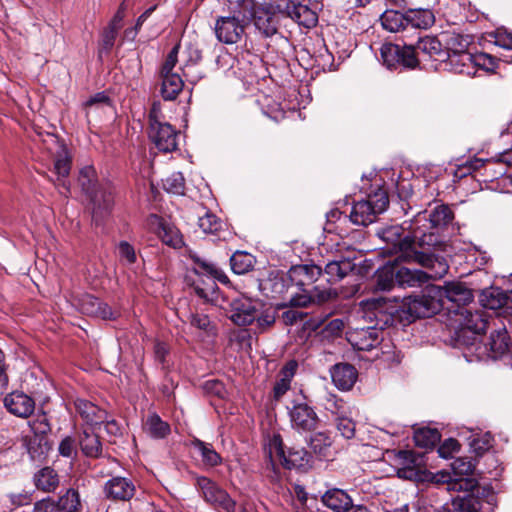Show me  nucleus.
I'll return each mask as SVG.
<instances>
[{
	"mask_svg": "<svg viewBox=\"0 0 512 512\" xmlns=\"http://www.w3.org/2000/svg\"><path fill=\"white\" fill-rule=\"evenodd\" d=\"M278 14L287 16L308 29L318 23V15L308 3L300 0H277L276 3L265 4L254 10L253 22L256 29L265 37L275 35L279 25Z\"/></svg>",
	"mask_w": 512,
	"mask_h": 512,
	"instance_id": "f257e3e1",
	"label": "nucleus"
},
{
	"mask_svg": "<svg viewBox=\"0 0 512 512\" xmlns=\"http://www.w3.org/2000/svg\"><path fill=\"white\" fill-rule=\"evenodd\" d=\"M378 235L387 243V250L397 256L396 261L408 263L418 248L432 247L438 243V236L434 232H425L420 226L412 227V233L405 234L402 226L392 225L379 231Z\"/></svg>",
	"mask_w": 512,
	"mask_h": 512,
	"instance_id": "f03ea898",
	"label": "nucleus"
},
{
	"mask_svg": "<svg viewBox=\"0 0 512 512\" xmlns=\"http://www.w3.org/2000/svg\"><path fill=\"white\" fill-rule=\"evenodd\" d=\"M362 318L383 332L384 329L405 323L401 302L396 299L372 298L361 302Z\"/></svg>",
	"mask_w": 512,
	"mask_h": 512,
	"instance_id": "7ed1b4c3",
	"label": "nucleus"
},
{
	"mask_svg": "<svg viewBox=\"0 0 512 512\" xmlns=\"http://www.w3.org/2000/svg\"><path fill=\"white\" fill-rule=\"evenodd\" d=\"M261 287L267 297L279 301L280 307H306L313 298V295L296 291L287 273L271 274Z\"/></svg>",
	"mask_w": 512,
	"mask_h": 512,
	"instance_id": "20e7f679",
	"label": "nucleus"
},
{
	"mask_svg": "<svg viewBox=\"0 0 512 512\" xmlns=\"http://www.w3.org/2000/svg\"><path fill=\"white\" fill-rule=\"evenodd\" d=\"M493 330L490 333L488 342L479 344L472 342L469 351L475 354L478 360H496L508 352L510 347L511 329L509 328L510 319H492Z\"/></svg>",
	"mask_w": 512,
	"mask_h": 512,
	"instance_id": "39448f33",
	"label": "nucleus"
},
{
	"mask_svg": "<svg viewBox=\"0 0 512 512\" xmlns=\"http://www.w3.org/2000/svg\"><path fill=\"white\" fill-rule=\"evenodd\" d=\"M321 273V267L315 264L295 265L287 272L291 284L294 285L296 291L313 295L311 303H324L334 295L330 290L320 291L317 287L313 286Z\"/></svg>",
	"mask_w": 512,
	"mask_h": 512,
	"instance_id": "423d86ee",
	"label": "nucleus"
},
{
	"mask_svg": "<svg viewBox=\"0 0 512 512\" xmlns=\"http://www.w3.org/2000/svg\"><path fill=\"white\" fill-rule=\"evenodd\" d=\"M460 327L455 332V342L458 347H466L469 350L477 336L486 331L489 326L490 315L484 310H471L461 308L459 310Z\"/></svg>",
	"mask_w": 512,
	"mask_h": 512,
	"instance_id": "0eeeda50",
	"label": "nucleus"
},
{
	"mask_svg": "<svg viewBox=\"0 0 512 512\" xmlns=\"http://www.w3.org/2000/svg\"><path fill=\"white\" fill-rule=\"evenodd\" d=\"M437 285L427 286L420 295H413L403 299L401 302L404 316L409 317L405 322H412L416 318L431 317L442 309Z\"/></svg>",
	"mask_w": 512,
	"mask_h": 512,
	"instance_id": "6e6552de",
	"label": "nucleus"
},
{
	"mask_svg": "<svg viewBox=\"0 0 512 512\" xmlns=\"http://www.w3.org/2000/svg\"><path fill=\"white\" fill-rule=\"evenodd\" d=\"M453 477L450 474H441L437 482L445 485L446 491L472 492L478 485L475 478L471 477L475 465L465 458H456L451 463Z\"/></svg>",
	"mask_w": 512,
	"mask_h": 512,
	"instance_id": "1a4fd4ad",
	"label": "nucleus"
},
{
	"mask_svg": "<svg viewBox=\"0 0 512 512\" xmlns=\"http://www.w3.org/2000/svg\"><path fill=\"white\" fill-rule=\"evenodd\" d=\"M380 57L383 65L390 70H413L419 66V59L413 44L405 43L401 46L394 43H384L380 48Z\"/></svg>",
	"mask_w": 512,
	"mask_h": 512,
	"instance_id": "9d476101",
	"label": "nucleus"
},
{
	"mask_svg": "<svg viewBox=\"0 0 512 512\" xmlns=\"http://www.w3.org/2000/svg\"><path fill=\"white\" fill-rule=\"evenodd\" d=\"M389 199L386 191L379 189L370 194L367 199L357 201L350 213V219L354 224L367 226L374 222L376 216L386 210Z\"/></svg>",
	"mask_w": 512,
	"mask_h": 512,
	"instance_id": "9b49d317",
	"label": "nucleus"
},
{
	"mask_svg": "<svg viewBox=\"0 0 512 512\" xmlns=\"http://www.w3.org/2000/svg\"><path fill=\"white\" fill-rule=\"evenodd\" d=\"M270 457L276 456L287 469L307 470L311 467V455L305 448L291 447L286 452L279 434H274L268 444Z\"/></svg>",
	"mask_w": 512,
	"mask_h": 512,
	"instance_id": "f8f14e48",
	"label": "nucleus"
},
{
	"mask_svg": "<svg viewBox=\"0 0 512 512\" xmlns=\"http://www.w3.org/2000/svg\"><path fill=\"white\" fill-rule=\"evenodd\" d=\"M196 486L206 502L225 512H235L236 502L211 479L199 476L196 478Z\"/></svg>",
	"mask_w": 512,
	"mask_h": 512,
	"instance_id": "ddd939ff",
	"label": "nucleus"
},
{
	"mask_svg": "<svg viewBox=\"0 0 512 512\" xmlns=\"http://www.w3.org/2000/svg\"><path fill=\"white\" fill-rule=\"evenodd\" d=\"M291 427L299 433L317 429L320 419L312 406L305 402H294L288 409Z\"/></svg>",
	"mask_w": 512,
	"mask_h": 512,
	"instance_id": "4468645a",
	"label": "nucleus"
},
{
	"mask_svg": "<svg viewBox=\"0 0 512 512\" xmlns=\"http://www.w3.org/2000/svg\"><path fill=\"white\" fill-rule=\"evenodd\" d=\"M229 306L230 320L238 326H248L254 323L260 304L248 297L239 296Z\"/></svg>",
	"mask_w": 512,
	"mask_h": 512,
	"instance_id": "2eb2a0df",
	"label": "nucleus"
},
{
	"mask_svg": "<svg viewBox=\"0 0 512 512\" xmlns=\"http://www.w3.org/2000/svg\"><path fill=\"white\" fill-rule=\"evenodd\" d=\"M71 170V157L64 145H58L56 157L54 159L52 172L56 178H49L53 182L59 193L68 197L70 193V182L67 180Z\"/></svg>",
	"mask_w": 512,
	"mask_h": 512,
	"instance_id": "dca6fc26",
	"label": "nucleus"
},
{
	"mask_svg": "<svg viewBox=\"0 0 512 512\" xmlns=\"http://www.w3.org/2000/svg\"><path fill=\"white\" fill-rule=\"evenodd\" d=\"M347 340L354 349L369 351L382 342L383 332L375 326L357 327L347 332Z\"/></svg>",
	"mask_w": 512,
	"mask_h": 512,
	"instance_id": "f3484780",
	"label": "nucleus"
},
{
	"mask_svg": "<svg viewBox=\"0 0 512 512\" xmlns=\"http://www.w3.org/2000/svg\"><path fill=\"white\" fill-rule=\"evenodd\" d=\"M429 249L430 247L428 246L418 248L415 256H413L411 261H409V263H416L427 269L425 272L428 274L427 281L429 279H440L444 277L449 270V266L445 259L438 258L431 254Z\"/></svg>",
	"mask_w": 512,
	"mask_h": 512,
	"instance_id": "a211bd4d",
	"label": "nucleus"
},
{
	"mask_svg": "<svg viewBox=\"0 0 512 512\" xmlns=\"http://www.w3.org/2000/svg\"><path fill=\"white\" fill-rule=\"evenodd\" d=\"M214 30L219 42L235 44L244 34L245 23L235 16L219 17L215 22Z\"/></svg>",
	"mask_w": 512,
	"mask_h": 512,
	"instance_id": "6ab92c4d",
	"label": "nucleus"
},
{
	"mask_svg": "<svg viewBox=\"0 0 512 512\" xmlns=\"http://www.w3.org/2000/svg\"><path fill=\"white\" fill-rule=\"evenodd\" d=\"M437 288L442 308L450 302L461 310V306L473 300L472 290L461 282H448L444 286H437Z\"/></svg>",
	"mask_w": 512,
	"mask_h": 512,
	"instance_id": "aec40b11",
	"label": "nucleus"
},
{
	"mask_svg": "<svg viewBox=\"0 0 512 512\" xmlns=\"http://www.w3.org/2000/svg\"><path fill=\"white\" fill-rule=\"evenodd\" d=\"M446 61L451 70L459 74H471L475 66H482L486 64V60L492 62V57L481 53L473 55L470 52L459 54H448Z\"/></svg>",
	"mask_w": 512,
	"mask_h": 512,
	"instance_id": "412c9836",
	"label": "nucleus"
},
{
	"mask_svg": "<svg viewBox=\"0 0 512 512\" xmlns=\"http://www.w3.org/2000/svg\"><path fill=\"white\" fill-rule=\"evenodd\" d=\"M134 483L121 476H115L105 482L103 486L104 497L111 501H129L135 495Z\"/></svg>",
	"mask_w": 512,
	"mask_h": 512,
	"instance_id": "4be33fe9",
	"label": "nucleus"
},
{
	"mask_svg": "<svg viewBox=\"0 0 512 512\" xmlns=\"http://www.w3.org/2000/svg\"><path fill=\"white\" fill-rule=\"evenodd\" d=\"M149 137L162 152L175 151L178 146V132L167 122L149 128Z\"/></svg>",
	"mask_w": 512,
	"mask_h": 512,
	"instance_id": "5701e85b",
	"label": "nucleus"
},
{
	"mask_svg": "<svg viewBox=\"0 0 512 512\" xmlns=\"http://www.w3.org/2000/svg\"><path fill=\"white\" fill-rule=\"evenodd\" d=\"M4 405L10 413L22 418L30 416L35 408L34 400L20 391L8 394L4 398Z\"/></svg>",
	"mask_w": 512,
	"mask_h": 512,
	"instance_id": "b1692460",
	"label": "nucleus"
},
{
	"mask_svg": "<svg viewBox=\"0 0 512 512\" xmlns=\"http://www.w3.org/2000/svg\"><path fill=\"white\" fill-rule=\"evenodd\" d=\"M331 378L334 385L343 391L350 390L358 377L356 368L349 363H337L331 368Z\"/></svg>",
	"mask_w": 512,
	"mask_h": 512,
	"instance_id": "393cba45",
	"label": "nucleus"
},
{
	"mask_svg": "<svg viewBox=\"0 0 512 512\" xmlns=\"http://www.w3.org/2000/svg\"><path fill=\"white\" fill-rule=\"evenodd\" d=\"M74 406L81 418L91 426L102 425L107 418V412L105 410H102L86 399H76Z\"/></svg>",
	"mask_w": 512,
	"mask_h": 512,
	"instance_id": "a878e982",
	"label": "nucleus"
},
{
	"mask_svg": "<svg viewBox=\"0 0 512 512\" xmlns=\"http://www.w3.org/2000/svg\"><path fill=\"white\" fill-rule=\"evenodd\" d=\"M93 204V218L109 213L114 204V193L110 186H101L89 196Z\"/></svg>",
	"mask_w": 512,
	"mask_h": 512,
	"instance_id": "bb28decb",
	"label": "nucleus"
},
{
	"mask_svg": "<svg viewBox=\"0 0 512 512\" xmlns=\"http://www.w3.org/2000/svg\"><path fill=\"white\" fill-rule=\"evenodd\" d=\"M452 217V212L448 206L438 205L430 213H419L414 221V225L418 226L421 222H428V228H440L447 225L452 220Z\"/></svg>",
	"mask_w": 512,
	"mask_h": 512,
	"instance_id": "cd10ccee",
	"label": "nucleus"
},
{
	"mask_svg": "<svg viewBox=\"0 0 512 512\" xmlns=\"http://www.w3.org/2000/svg\"><path fill=\"white\" fill-rule=\"evenodd\" d=\"M321 500L327 508L334 512H347L352 506L351 497L344 490L338 488L327 490Z\"/></svg>",
	"mask_w": 512,
	"mask_h": 512,
	"instance_id": "c85d7f7f",
	"label": "nucleus"
},
{
	"mask_svg": "<svg viewBox=\"0 0 512 512\" xmlns=\"http://www.w3.org/2000/svg\"><path fill=\"white\" fill-rule=\"evenodd\" d=\"M355 269V264L348 258L340 260H333L326 264L324 272L327 275V280L330 283L341 281Z\"/></svg>",
	"mask_w": 512,
	"mask_h": 512,
	"instance_id": "c756f323",
	"label": "nucleus"
},
{
	"mask_svg": "<svg viewBox=\"0 0 512 512\" xmlns=\"http://www.w3.org/2000/svg\"><path fill=\"white\" fill-rule=\"evenodd\" d=\"M34 484L38 490L46 493L54 492L60 483L58 473L51 467H43L33 477Z\"/></svg>",
	"mask_w": 512,
	"mask_h": 512,
	"instance_id": "7c9ffc66",
	"label": "nucleus"
},
{
	"mask_svg": "<svg viewBox=\"0 0 512 512\" xmlns=\"http://www.w3.org/2000/svg\"><path fill=\"white\" fill-rule=\"evenodd\" d=\"M415 51L427 55L431 59L441 60L445 55V49L441 41L435 36H424L418 38Z\"/></svg>",
	"mask_w": 512,
	"mask_h": 512,
	"instance_id": "2f4dec72",
	"label": "nucleus"
},
{
	"mask_svg": "<svg viewBox=\"0 0 512 512\" xmlns=\"http://www.w3.org/2000/svg\"><path fill=\"white\" fill-rule=\"evenodd\" d=\"M407 28L428 29L435 22V16L429 9H409L406 11Z\"/></svg>",
	"mask_w": 512,
	"mask_h": 512,
	"instance_id": "473e14b6",
	"label": "nucleus"
},
{
	"mask_svg": "<svg viewBox=\"0 0 512 512\" xmlns=\"http://www.w3.org/2000/svg\"><path fill=\"white\" fill-rule=\"evenodd\" d=\"M190 257L195 264V266L192 268V271L195 274L212 277L221 283H227L229 281L226 274L216 264L202 259L197 255H191Z\"/></svg>",
	"mask_w": 512,
	"mask_h": 512,
	"instance_id": "72a5a7b5",
	"label": "nucleus"
},
{
	"mask_svg": "<svg viewBox=\"0 0 512 512\" xmlns=\"http://www.w3.org/2000/svg\"><path fill=\"white\" fill-rule=\"evenodd\" d=\"M161 78V95L163 99L167 101L175 100L183 90L184 82L182 78L177 73L161 74Z\"/></svg>",
	"mask_w": 512,
	"mask_h": 512,
	"instance_id": "f704fd0d",
	"label": "nucleus"
},
{
	"mask_svg": "<svg viewBox=\"0 0 512 512\" xmlns=\"http://www.w3.org/2000/svg\"><path fill=\"white\" fill-rule=\"evenodd\" d=\"M382 27L389 32L407 31L406 12L388 9L380 17Z\"/></svg>",
	"mask_w": 512,
	"mask_h": 512,
	"instance_id": "c9c22d12",
	"label": "nucleus"
},
{
	"mask_svg": "<svg viewBox=\"0 0 512 512\" xmlns=\"http://www.w3.org/2000/svg\"><path fill=\"white\" fill-rule=\"evenodd\" d=\"M144 431L154 439H163L170 434V425L163 421L156 413L148 414L144 425Z\"/></svg>",
	"mask_w": 512,
	"mask_h": 512,
	"instance_id": "e433bc0d",
	"label": "nucleus"
},
{
	"mask_svg": "<svg viewBox=\"0 0 512 512\" xmlns=\"http://www.w3.org/2000/svg\"><path fill=\"white\" fill-rule=\"evenodd\" d=\"M427 276L425 271L400 267L396 270V283L402 287H414L427 282Z\"/></svg>",
	"mask_w": 512,
	"mask_h": 512,
	"instance_id": "4c0bfd02",
	"label": "nucleus"
},
{
	"mask_svg": "<svg viewBox=\"0 0 512 512\" xmlns=\"http://www.w3.org/2000/svg\"><path fill=\"white\" fill-rule=\"evenodd\" d=\"M215 280L216 279L209 277L207 280L193 284L195 293L207 303H218L220 293Z\"/></svg>",
	"mask_w": 512,
	"mask_h": 512,
	"instance_id": "58836bf2",
	"label": "nucleus"
},
{
	"mask_svg": "<svg viewBox=\"0 0 512 512\" xmlns=\"http://www.w3.org/2000/svg\"><path fill=\"white\" fill-rule=\"evenodd\" d=\"M445 43V56H448V54L469 52L468 47L471 44V39L469 36L453 32L445 34Z\"/></svg>",
	"mask_w": 512,
	"mask_h": 512,
	"instance_id": "ea45409f",
	"label": "nucleus"
},
{
	"mask_svg": "<svg viewBox=\"0 0 512 512\" xmlns=\"http://www.w3.org/2000/svg\"><path fill=\"white\" fill-rule=\"evenodd\" d=\"M396 283V268L393 265H385L377 270L375 275V290L389 291Z\"/></svg>",
	"mask_w": 512,
	"mask_h": 512,
	"instance_id": "a19ab883",
	"label": "nucleus"
},
{
	"mask_svg": "<svg viewBox=\"0 0 512 512\" xmlns=\"http://www.w3.org/2000/svg\"><path fill=\"white\" fill-rule=\"evenodd\" d=\"M440 433L435 428L423 427L414 432V442L416 446L430 449L440 441Z\"/></svg>",
	"mask_w": 512,
	"mask_h": 512,
	"instance_id": "79ce46f5",
	"label": "nucleus"
},
{
	"mask_svg": "<svg viewBox=\"0 0 512 512\" xmlns=\"http://www.w3.org/2000/svg\"><path fill=\"white\" fill-rule=\"evenodd\" d=\"M310 447L313 452L321 459L330 457V448L332 445L331 437L325 432H317L310 438Z\"/></svg>",
	"mask_w": 512,
	"mask_h": 512,
	"instance_id": "37998d69",
	"label": "nucleus"
},
{
	"mask_svg": "<svg viewBox=\"0 0 512 512\" xmlns=\"http://www.w3.org/2000/svg\"><path fill=\"white\" fill-rule=\"evenodd\" d=\"M191 445L200 453L202 462L205 465L214 467L221 463L220 455L215 451L211 444L194 439Z\"/></svg>",
	"mask_w": 512,
	"mask_h": 512,
	"instance_id": "c03bdc74",
	"label": "nucleus"
},
{
	"mask_svg": "<svg viewBox=\"0 0 512 512\" xmlns=\"http://www.w3.org/2000/svg\"><path fill=\"white\" fill-rule=\"evenodd\" d=\"M82 452L88 457H98L102 452V445L98 435L85 430L80 438Z\"/></svg>",
	"mask_w": 512,
	"mask_h": 512,
	"instance_id": "a18cd8bd",
	"label": "nucleus"
},
{
	"mask_svg": "<svg viewBox=\"0 0 512 512\" xmlns=\"http://www.w3.org/2000/svg\"><path fill=\"white\" fill-rule=\"evenodd\" d=\"M452 506L453 508L443 506L435 512H478L480 510L479 500L471 495L454 501Z\"/></svg>",
	"mask_w": 512,
	"mask_h": 512,
	"instance_id": "49530a36",
	"label": "nucleus"
},
{
	"mask_svg": "<svg viewBox=\"0 0 512 512\" xmlns=\"http://www.w3.org/2000/svg\"><path fill=\"white\" fill-rule=\"evenodd\" d=\"M78 181L88 197L100 187L97 185L96 171L92 166H86L80 170Z\"/></svg>",
	"mask_w": 512,
	"mask_h": 512,
	"instance_id": "de8ad7c7",
	"label": "nucleus"
},
{
	"mask_svg": "<svg viewBox=\"0 0 512 512\" xmlns=\"http://www.w3.org/2000/svg\"><path fill=\"white\" fill-rule=\"evenodd\" d=\"M59 512H78L81 507L79 494L74 489H68L56 502Z\"/></svg>",
	"mask_w": 512,
	"mask_h": 512,
	"instance_id": "09e8293b",
	"label": "nucleus"
},
{
	"mask_svg": "<svg viewBox=\"0 0 512 512\" xmlns=\"http://www.w3.org/2000/svg\"><path fill=\"white\" fill-rule=\"evenodd\" d=\"M253 257L246 252H235L230 258L231 269L235 274L242 275L253 268Z\"/></svg>",
	"mask_w": 512,
	"mask_h": 512,
	"instance_id": "8fccbe9b",
	"label": "nucleus"
},
{
	"mask_svg": "<svg viewBox=\"0 0 512 512\" xmlns=\"http://www.w3.org/2000/svg\"><path fill=\"white\" fill-rule=\"evenodd\" d=\"M164 189L175 195H184L185 179L181 172H174L163 181Z\"/></svg>",
	"mask_w": 512,
	"mask_h": 512,
	"instance_id": "3c124183",
	"label": "nucleus"
},
{
	"mask_svg": "<svg viewBox=\"0 0 512 512\" xmlns=\"http://www.w3.org/2000/svg\"><path fill=\"white\" fill-rule=\"evenodd\" d=\"M198 225L206 234H215L222 228V222L212 213L199 217Z\"/></svg>",
	"mask_w": 512,
	"mask_h": 512,
	"instance_id": "603ef678",
	"label": "nucleus"
},
{
	"mask_svg": "<svg viewBox=\"0 0 512 512\" xmlns=\"http://www.w3.org/2000/svg\"><path fill=\"white\" fill-rule=\"evenodd\" d=\"M29 426L36 436H45L51 430L48 418L45 413L39 414L34 419H32L29 422Z\"/></svg>",
	"mask_w": 512,
	"mask_h": 512,
	"instance_id": "864d4df0",
	"label": "nucleus"
},
{
	"mask_svg": "<svg viewBox=\"0 0 512 512\" xmlns=\"http://www.w3.org/2000/svg\"><path fill=\"white\" fill-rule=\"evenodd\" d=\"M118 255L122 263L132 265L136 262L137 256L134 247L127 241H121L118 244Z\"/></svg>",
	"mask_w": 512,
	"mask_h": 512,
	"instance_id": "5fc2aeb1",
	"label": "nucleus"
},
{
	"mask_svg": "<svg viewBox=\"0 0 512 512\" xmlns=\"http://www.w3.org/2000/svg\"><path fill=\"white\" fill-rule=\"evenodd\" d=\"M190 323L193 327H196L208 335H215V328L209 317L205 314H193L191 316Z\"/></svg>",
	"mask_w": 512,
	"mask_h": 512,
	"instance_id": "6e6d98bb",
	"label": "nucleus"
},
{
	"mask_svg": "<svg viewBox=\"0 0 512 512\" xmlns=\"http://www.w3.org/2000/svg\"><path fill=\"white\" fill-rule=\"evenodd\" d=\"M337 430L346 439H351L355 435V422L348 417L338 416L336 419Z\"/></svg>",
	"mask_w": 512,
	"mask_h": 512,
	"instance_id": "4d7b16f0",
	"label": "nucleus"
},
{
	"mask_svg": "<svg viewBox=\"0 0 512 512\" xmlns=\"http://www.w3.org/2000/svg\"><path fill=\"white\" fill-rule=\"evenodd\" d=\"M275 320H276L275 312L270 311V310H265V311H262L261 313L259 311L257 312V317L255 318L254 322H256V327H257L258 332L262 333V332L266 331L268 328H270L271 326H273V324L275 323Z\"/></svg>",
	"mask_w": 512,
	"mask_h": 512,
	"instance_id": "13d9d810",
	"label": "nucleus"
},
{
	"mask_svg": "<svg viewBox=\"0 0 512 512\" xmlns=\"http://www.w3.org/2000/svg\"><path fill=\"white\" fill-rule=\"evenodd\" d=\"M345 328V321L342 318H335L329 321L322 330L325 337H339Z\"/></svg>",
	"mask_w": 512,
	"mask_h": 512,
	"instance_id": "bf43d9fd",
	"label": "nucleus"
},
{
	"mask_svg": "<svg viewBox=\"0 0 512 512\" xmlns=\"http://www.w3.org/2000/svg\"><path fill=\"white\" fill-rule=\"evenodd\" d=\"M32 495L28 492L11 493L3 498V502L7 505L10 503L11 508L30 504Z\"/></svg>",
	"mask_w": 512,
	"mask_h": 512,
	"instance_id": "052dcab7",
	"label": "nucleus"
},
{
	"mask_svg": "<svg viewBox=\"0 0 512 512\" xmlns=\"http://www.w3.org/2000/svg\"><path fill=\"white\" fill-rule=\"evenodd\" d=\"M492 441V436L487 433L481 438H474L470 446L477 455H481L492 447Z\"/></svg>",
	"mask_w": 512,
	"mask_h": 512,
	"instance_id": "680f3d73",
	"label": "nucleus"
},
{
	"mask_svg": "<svg viewBox=\"0 0 512 512\" xmlns=\"http://www.w3.org/2000/svg\"><path fill=\"white\" fill-rule=\"evenodd\" d=\"M460 445L456 439H446L438 448L440 457L448 459L453 456L454 453L458 452Z\"/></svg>",
	"mask_w": 512,
	"mask_h": 512,
	"instance_id": "e2e57ef3",
	"label": "nucleus"
},
{
	"mask_svg": "<svg viewBox=\"0 0 512 512\" xmlns=\"http://www.w3.org/2000/svg\"><path fill=\"white\" fill-rule=\"evenodd\" d=\"M298 369V363L296 360H289L285 363V365L280 369L278 379L283 380L289 384H291L292 379L294 378Z\"/></svg>",
	"mask_w": 512,
	"mask_h": 512,
	"instance_id": "0e129e2a",
	"label": "nucleus"
},
{
	"mask_svg": "<svg viewBox=\"0 0 512 512\" xmlns=\"http://www.w3.org/2000/svg\"><path fill=\"white\" fill-rule=\"evenodd\" d=\"M178 52L179 45H176L171 49L162 65L161 74L174 73L173 69L178 61Z\"/></svg>",
	"mask_w": 512,
	"mask_h": 512,
	"instance_id": "69168bd1",
	"label": "nucleus"
},
{
	"mask_svg": "<svg viewBox=\"0 0 512 512\" xmlns=\"http://www.w3.org/2000/svg\"><path fill=\"white\" fill-rule=\"evenodd\" d=\"M91 301L98 305L95 314L96 317H100L104 320H112L117 317V312L113 311L108 304L100 301L99 299H92Z\"/></svg>",
	"mask_w": 512,
	"mask_h": 512,
	"instance_id": "338daca9",
	"label": "nucleus"
},
{
	"mask_svg": "<svg viewBox=\"0 0 512 512\" xmlns=\"http://www.w3.org/2000/svg\"><path fill=\"white\" fill-rule=\"evenodd\" d=\"M59 454L63 457L70 458L76 454L75 440L67 436L62 439L58 447Z\"/></svg>",
	"mask_w": 512,
	"mask_h": 512,
	"instance_id": "774afa93",
	"label": "nucleus"
}]
</instances>
